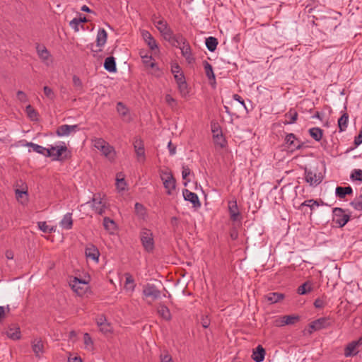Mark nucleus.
Wrapping results in <instances>:
<instances>
[{
  "mask_svg": "<svg viewBox=\"0 0 362 362\" xmlns=\"http://www.w3.org/2000/svg\"><path fill=\"white\" fill-rule=\"evenodd\" d=\"M298 320V316L294 315H284L281 318V323L277 324L278 326H284L286 325L294 324Z\"/></svg>",
  "mask_w": 362,
  "mask_h": 362,
  "instance_id": "f704fd0d",
  "label": "nucleus"
},
{
  "mask_svg": "<svg viewBox=\"0 0 362 362\" xmlns=\"http://www.w3.org/2000/svg\"><path fill=\"white\" fill-rule=\"evenodd\" d=\"M37 224L39 228L44 233H50L53 231V228H50L49 226H47L45 221L38 222Z\"/></svg>",
  "mask_w": 362,
  "mask_h": 362,
  "instance_id": "3c124183",
  "label": "nucleus"
},
{
  "mask_svg": "<svg viewBox=\"0 0 362 362\" xmlns=\"http://www.w3.org/2000/svg\"><path fill=\"white\" fill-rule=\"evenodd\" d=\"M91 208L99 215H103L107 209V200L105 194H94L91 199Z\"/></svg>",
  "mask_w": 362,
  "mask_h": 362,
  "instance_id": "f03ea898",
  "label": "nucleus"
},
{
  "mask_svg": "<svg viewBox=\"0 0 362 362\" xmlns=\"http://www.w3.org/2000/svg\"><path fill=\"white\" fill-rule=\"evenodd\" d=\"M142 37L145 42L148 44L151 50L158 49V45L155 39L152 37L149 32L144 30L142 32Z\"/></svg>",
  "mask_w": 362,
  "mask_h": 362,
  "instance_id": "5701e85b",
  "label": "nucleus"
},
{
  "mask_svg": "<svg viewBox=\"0 0 362 362\" xmlns=\"http://www.w3.org/2000/svg\"><path fill=\"white\" fill-rule=\"evenodd\" d=\"M85 255L87 258H90L95 262H98L100 252L94 245L89 244L87 245L85 250Z\"/></svg>",
  "mask_w": 362,
  "mask_h": 362,
  "instance_id": "2eb2a0df",
  "label": "nucleus"
},
{
  "mask_svg": "<svg viewBox=\"0 0 362 362\" xmlns=\"http://www.w3.org/2000/svg\"><path fill=\"white\" fill-rule=\"evenodd\" d=\"M80 22H78V18H74L72 21H70L69 23V25L70 26L76 31V32H78L79 31V25H80Z\"/></svg>",
  "mask_w": 362,
  "mask_h": 362,
  "instance_id": "6e6d98bb",
  "label": "nucleus"
},
{
  "mask_svg": "<svg viewBox=\"0 0 362 362\" xmlns=\"http://www.w3.org/2000/svg\"><path fill=\"white\" fill-rule=\"evenodd\" d=\"M157 312L158 315L165 320L169 321L172 318L170 310L168 307L163 304H159L157 308Z\"/></svg>",
  "mask_w": 362,
  "mask_h": 362,
  "instance_id": "b1692460",
  "label": "nucleus"
},
{
  "mask_svg": "<svg viewBox=\"0 0 362 362\" xmlns=\"http://www.w3.org/2000/svg\"><path fill=\"white\" fill-rule=\"evenodd\" d=\"M117 111L124 121L129 122L132 120L129 108L122 102L117 103Z\"/></svg>",
  "mask_w": 362,
  "mask_h": 362,
  "instance_id": "4468645a",
  "label": "nucleus"
},
{
  "mask_svg": "<svg viewBox=\"0 0 362 362\" xmlns=\"http://www.w3.org/2000/svg\"><path fill=\"white\" fill-rule=\"evenodd\" d=\"M182 194L185 199L186 201L190 202L193 204L194 207L197 208L201 206L200 202L197 194L192 192L187 189L183 190Z\"/></svg>",
  "mask_w": 362,
  "mask_h": 362,
  "instance_id": "ddd939ff",
  "label": "nucleus"
},
{
  "mask_svg": "<svg viewBox=\"0 0 362 362\" xmlns=\"http://www.w3.org/2000/svg\"><path fill=\"white\" fill-rule=\"evenodd\" d=\"M56 150L53 151V154L48 156V157H54V160H61V156H62L63 152H66L67 151V148L66 146H61L55 147Z\"/></svg>",
  "mask_w": 362,
  "mask_h": 362,
  "instance_id": "a19ab883",
  "label": "nucleus"
},
{
  "mask_svg": "<svg viewBox=\"0 0 362 362\" xmlns=\"http://www.w3.org/2000/svg\"><path fill=\"white\" fill-rule=\"evenodd\" d=\"M78 129V125H67L64 124L59 126L56 131V134L59 136H64L70 134L71 132H75Z\"/></svg>",
  "mask_w": 362,
  "mask_h": 362,
  "instance_id": "dca6fc26",
  "label": "nucleus"
},
{
  "mask_svg": "<svg viewBox=\"0 0 362 362\" xmlns=\"http://www.w3.org/2000/svg\"><path fill=\"white\" fill-rule=\"evenodd\" d=\"M135 211L136 213L142 214L143 212L144 211V207L143 206V205L141 204L136 203L135 204Z\"/></svg>",
  "mask_w": 362,
  "mask_h": 362,
  "instance_id": "69168bd1",
  "label": "nucleus"
},
{
  "mask_svg": "<svg viewBox=\"0 0 362 362\" xmlns=\"http://www.w3.org/2000/svg\"><path fill=\"white\" fill-rule=\"evenodd\" d=\"M177 87L181 96L186 98L189 94V88L186 81L177 84Z\"/></svg>",
  "mask_w": 362,
  "mask_h": 362,
  "instance_id": "a18cd8bd",
  "label": "nucleus"
},
{
  "mask_svg": "<svg viewBox=\"0 0 362 362\" xmlns=\"http://www.w3.org/2000/svg\"><path fill=\"white\" fill-rule=\"evenodd\" d=\"M220 133H221V132H220ZM214 139H215V142L217 144L220 145L221 146H224L223 145L224 139L223 138L222 134H220V135H219L218 133H217L216 134H214Z\"/></svg>",
  "mask_w": 362,
  "mask_h": 362,
  "instance_id": "5fc2aeb1",
  "label": "nucleus"
},
{
  "mask_svg": "<svg viewBox=\"0 0 362 362\" xmlns=\"http://www.w3.org/2000/svg\"><path fill=\"white\" fill-rule=\"evenodd\" d=\"M264 349L261 345H259L256 350L253 351L252 358L255 362H262L264 359Z\"/></svg>",
  "mask_w": 362,
  "mask_h": 362,
  "instance_id": "393cba45",
  "label": "nucleus"
},
{
  "mask_svg": "<svg viewBox=\"0 0 362 362\" xmlns=\"http://www.w3.org/2000/svg\"><path fill=\"white\" fill-rule=\"evenodd\" d=\"M285 140L286 143L288 145H289L290 146H293V147L296 148V149H299L302 146V145L299 144V141H298V144L295 143L296 138V136L292 133L287 134Z\"/></svg>",
  "mask_w": 362,
  "mask_h": 362,
  "instance_id": "e433bc0d",
  "label": "nucleus"
},
{
  "mask_svg": "<svg viewBox=\"0 0 362 362\" xmlns=\"http://www.w3.org/2000/svg\"><path fill=\"white\" fill-rule=\"evenodd\" d=\"M349 115L344 112L341 117L338 119V127L341 132L346 130L348 125Z\"/></svg>",
  "mask_w": 362,
  "mask_h": 362,
  "instance_id": "c9c22d12",
  "label": "nucleus"
},
{
  "mask_svg": "<svg viewBox=\"0 0 362 362\" xmlns=\"http://www.w3.org/2000/svg\"><path fill=\"white\" fill-rule=\"evenodd\" d=\"M143 294L146 297L151 298L153 300H157L161 296V291L158 290L155 285L147 284L143 289Z\"/></svg>",
  "mask_w": 362,
  "mask_h": 362,
  "instance_id": "1a4fd4ad",
  "label": "nucleus"
},
{
  "mask_svg": "<svg viewBox=\"0 0 362 362\" xmlns=\"http://www.w3.org/2000/svg\"><path fill=\"white\" fill-rule=\"evenodd\" d=\"M358 346L356 342L351 341L344 349V356L346 357L356 356L358 353Z\"/></svg>",
  "mask_w": 362,
  "mask_h": 362,
  "instance_id": "a878e982",
  "label": "nucleus"
},
{
  "mask_svg": "<svg viewBox=\"0 0 362 362\" xmlns=\"http://www.w3.org/2000/svg\"><path fill=\"white\" fill-rule=\"evenodd\" d=\"M228 211L230 213V218L233 221H235L239 219L240 214L236 201L228 202Z\"/></svg>",
  "mask_w": 362,
  "mask_h": 362,
  "instance_id": "f3484780",
  "label": "nucleus"
},
{
  "mask_svg": "<svg viewBox=\"0 0 362 362\" xmlns=\"http://www.w3.org/2000/svg\"><path fill=\"white\" fill-rule=\"evenodd\" d=\"M93 146L100 150L102 153L108 159L113 160L115 157V151L107 142L102 138H97L93 140Z\"/></svg>",
  "mask_w": 362,
  "mask_h": 362,
  "instance_id": "f257e3e1",
  "label": "nucleus"
},
{
  "mask_svg": "<svg viewBox=\"0 0 362 362\" xmlns=\"http://www.w3.org/2000/svg\"><path fill=\"white\" fill-rule=\"evenodd\" d=\"M43 91H44V93L45 95V96L51 101H54L55 98H56V95L55 93H54L53 90L49 88V86H45L43 88Z\"/></svg>",
  "mask_w": 362,
  "mask_h": 362,
  "instance_id": "de8ad7c7",
  "label": "nucleus"
},
{
  "mask_svg": "<svg viewBox=\"0 0 362 362\" xmlns=\"http://www.w3.org/2000/svg\"><path fill=\"white\" fill-rule=\"evenodd\" d=\"M32 348L33 352L37 356H39L40 354L42 353L43 351V343L40 339H35L32 341Z\"/></svg>",
  "mask_w": 362,
  "mask_h": 362,
  "instance_id": "7c9ffc66",
  "label": "nucleus"
},
{
  "mask_svg": "<svg viewBox=\"0 0 362 362\" xmlns=\"http://www.w3.org/2000/svg\"><path fill=\"white\" fill-rule=\"evenodd\" d=\"M25 146L32 147L34 151L45 155L46 156L53 154V151L56 150V148L53 146L51 147L50 148H46L45 147L33 144L32 142H27Z\"/></svg>",
  "mask_w": 362,
  "mask_h": 362,
  "instance_id": "f8f14e48",
  "label": "nucleus"
},
{
  "mask_svg": "<svg viewBox=\"0 0 362 362\" xmlns=\"http://www.w3.org/2000/svg\"><path fill=\"white\" fill-rule=\"evenodd\" d=\"M105 69L110 72H115L117 70L116 63L113 57H108L105 59L104 63Z\"/></svg>",
  "mask_w": 362,
  "mask_h": 362,
  "instance_id": "c756f323",
  "label": "nucleus"
},
{
  "mask_svg": "<svg viewBox=\"0 0 362 362\" xmlns=\"http://www.w3.org/2000/svg\"><path fill=\"white\" fill-rule=\"evenodd\" d=\"M165 102L172 110H176L177 107V102L170 95L167 94L165 95Z\"/></svg>",
  "mask_w": 362,
  "mask_h": 362,
  "instance_id": "49530a36",
  "label": "nucleus"
},
{
  "mask_svg": "<svg viewBox=\"0 0 362 362\" xmlns=\"http://www.w3.org/2000/svg\"><path fill=\"white\" fill-rule=\"evenodd\" d=\"M205 73L209 79L215 81V75L213 71L212 66L206 61L204 62Z\"/></svg>",
  "mask_w": 362,
  "mask_h": 362,
  "instance_id": "37998d69",
  "label": "nucleus"
},
{
  "mask_svg": "<svg viewBox=\"0 0 362 362\" xmlns=\"http://www.w3.org/2000/svg\"><path fill=\"white\" fill-rule=\"evenodd\" d=\"M217 45L218 40L216 37H209L206 39V45L209 51L214 52L216 49Z\"/></svg>",
  "mask_w": 362,
  "mask_h": 362,
  "instance_id": "79ce46f5",
  "label": "nucleus"
},
{
  "mask_svg": "<svg viewBox=\"0 0 362 362\" xmlns=\"http://www.w3.org/2000/svg\"><path fill=\"white\" fill-rule=\"evenodd\" d=\"M156 27L165 40H169L173 34L172 30L168 27L167 23L163 20L156 22Z\"/></svg>",
  "mask_w": 362,
  "mask_h": 362,
  "instance_id": "9d476101",
  "label": "nucleus"
},
{
  "mask_svg": "<svg viewBox=\"0 0 362 362\" xmlns=\"http://www.w3.org/2000/svg\"><path fill=\"white\" fill-rule=\"evenodd\" d=\"M313 205H318V204L316 201H314L313 199L306 200L301 204V206H308L311 208L313 207Z\"/></svg>",
  "mask_w": 362,
  "mask_h": 362,
  "instance_id": "e2e57ef3",
  "label": "nucleus"
},
{
  "mask_svg": "<svg viewBox=\"0 0 362 362\" xmlns=\"http://www.w3.org/2000/svg\"><path fill=\"white\" fill-rule=\"evenodd\" d=\"M309 133L315 141H320L322 138L323 132L320 128L313 127L310 129Z\"/></svg>",
  "mask_w": 362,
  "mask_h": 362,
  "instance_id": "58836bf2",
  "label": "nucleus"
},
{
  "mask_svg": "<svg viewBox=\"0 0 362 362\" xmlns=\"http://www.w3.org/2000/svg\"><path fill=\"white\" fill-rule=\"evenodd\" d=\"M190 174V169L188 166H183L182 167V177L184 180H186L187 176H189Z\"/></svg>",
  "mask_w": 362,
  "mask_h": 362,
  "instance_id": "680f3d73",
  "label": "nucleus"
},
{
  "mask_svg": "<svg viewBox=\"0 0 362 362\" xmlns=\"http://www.w3.org/2000/svg\"><path fill=\"white\" fill-rule=\"evenodd\" d=\"M285 117L288 119L286 120L285 124H293L298 119V112L295 110L291 109L285 114Z\"/></svg>",
  "mask_w": 362,
  "mask_h": 362,
  "instance_id": "ea45409f",
  "label": "nucleus"
},
{
  "mask_svg": "<svg viewBox=\"0 0 362 362\" xmlns=\"http://www.w3.org/2000/svg\"><path fill=\"white\" fill-rule=\"evenodd\" d=\"M6 334L8 338L13 339V340H18V339H21L20 328L18 327H10L8 329Z\"/></svg>",
  "mask_w": 362,
  "mask_h": 362,
  "instance_id": "473e14b6",
  "label": "nucleus"
},
{
  "mask_svg": "<svg viewBox=\"0 0 362 362\" xmlns=\"http://www.w3.org/2000/svg\"><path fill=\"white\" fill-rule=\"evenodd\" d=\"M174 78L177 82V84L186 81L185 76L182 72L180 74H175V75H174Z\"/></svg>",
  "mask_w": 362,
  "mask_h": 362,
  "instance_id": "052dcab7",
  "label": "nucleus"
},
{
  "mask_svg": "<svg viewBox=\"0 0 362 362\" xmlns=\"http://www.w3.org/2000/svg\"><path fill=\"white\" fill-rule=\"evenodd\" d=\"M69 285L73 291L78 296H83L85 294L88 288L87 283L85 281L79 279L76 277L70 281Z\"/></svg>",
  "mask_w": 362,
  "mask_h": 362,
  "instance_id": "0eeeda50",
  "label": "nucleus"
},
{
  "mask_svg": "<svg viewBox=\"0 0 362 362\" xmlns=\"http://www.w3.org/2000/svg\"><path fill=\"white\" fill-rule=\"evenodd\" d=\"M134 148L138 162L144 163L146 160L145 148L142 139L136 137L134 141Z\"/></svg>",
  "mask_w": 362,
  "mask_h": 362,
  "instance_id": "423d86ee",
  "label": "nucleus"
},
{
  "mask_svg": "<svg viewBox=\"0 0 362 362\" xmlns=\"http://www.w3.org/2000/svg\"><path fill=\"white\" fill-rule=\"evenodd\" d=\"M117 187L119 190H124L125 189L126 183L124 178H117Z\"/></svg>",
  "mask_w": 362,
  "mask_h": 362,
  "instance_id": "4d7b16f0",
  "label": "nucleus"
},
{
  "mask_svg": "<svg viewBox=\"0 0 362 362\" xmlns=\"http://www.w3.org/2000/svg\"><path fill=\"white\" fill-rule=\"evenodd\" d=\"M361 143H362V130L360 132L359 134L358 135V136H356L355 138V140H354V144L356 146H358Z\"/></svg>",
  "mask_w": 362,
  "mask_h": 362,
  "instance_id": "774afa93",
  "label": "nucleus"
},
{
  "mask_svg": "<svg viewBox=\"0 0 362 362\" xmlns=\"http://www.w3.org/2000/svg\"><path fill=\"white\" fill-rule=\"evenodd\" d=\"M182 56L186 59L189 64L194 62V59L192 54V49L189 44L186 42L182 47H180Z\"/></svg>",
  "mask_w": 362,
  "mask_h": 362,
  "instance_id": "a211bd4d",
  "label": "nucleus"
},
{
  "mask_svg": "<svg viewBox=\"0 0 362 362\" xmlns=\"http://www.w3.org/2000/svg\"><path fill=\"white\" fill-rule=\"evenodd\" d=\"M161 362H173L170 355L166 354L160 356Z\"/></svg>",
  "mask_w": 362,
  "mask_h": 362,
  "instance_id": "0e129e2a",
  "label": "nucleus"
},
{
  "mask_svg": "<svg viewBox=\"0 0 362 362\" xmlns=\"http://www.w3.org/2000/svg\"><path fill=\"white\" fill-rule=\"evenodd\" d=\"M350 216L344 214V209L341 208L336 207L333 209V222L335 223L338 227H343L349 221Z\"/></svg>",
  "mask_w": 362,
  "mask_h": 362,
  "instance_id": "20e7f679",
  "label": "nucleus"
},
{
  "mask_svg": "<svg viewBox=\"0 0 362 362\" xmlns=\"http://www.w3.org/2000/svg\"><path fill=\"white\" fill-rule=\"evenodd\" d=\"M284 297V294L274 292L269 293L264 298L267 301L270 302V303H276L282 300Z\"/></svg>",
  "mask_w": 362,
  "mask_h": 362,
  "instance_id": "cd10ccee",
  "label": "nucleus"
},
{
  "mask_svg": "<svg viewBox=\"0 0 362 362\" xmlns=\"http://www.w3.org/2000/svg\"><path fill=\"white\" fill-rule=\"evenodd\" d=\"M83 340L86 348L92 349L93 346V341L88 333H85L83 334Z\"/></svg>",
  "mask_w": 362,
  "mask_h": 362,
  "instance_id": "09e8293b",
  "label": "nucleus"
},
{
  "mask_svg": "<svg viewBox=\"0 0 362 362\" xmlns=\"http://www.w3.org/2000/svg\"><path fill=\"white\" fill-rule=\"evenodd\" d=\"M140 238L145 250L148 252H151L154 248V240L151 230L146 228L142 229Z\"/></svg>",
  "mask_w": 362,
  "mask_h": 362,
  "instance_id": "7ed1b4c3",
  "label": "nucleus"
},
{
  "mask_svg": "<svg viewBox=\"0 0 362 362\" xmlns=\"http://www.w3.org/2000/svg\"><path fill=\"white\" fill-rule=\"evenodd\" d=\"M143 63L147 67L153 68L156 66V64L153 62V58L151 56H143L142 57Z\"/></svg>",
  "mask_w": 362,
  "mask_h": 362,
  "instance_id": "8fccbe9b",
  "label": "nucleus"
},
{
  "mask_svg": "<svg viewBox=\"0 0 362 362\" xmlns=\"http://www.w3.org/2000/svg\"><path fill=\"white\" fill-rule=\"evenodd\" d=\"M333 321L329 317H320L314 320L310 324V328L312 330L317 331L327 328L332 325Z\"/></svg>",
  "mask_w": 362,
  "mask_h": 362,
  "instance_id": "6e6552de",
  "label": "nucleus"
},
{
  "mask_svg": "<svg viewBox=\"0 0 362 362\" xmlns=\"http://www.w3.org/2000/svg\"><path fill=\"white\" fill-rule=\"evenodd\" d=\"M36 50L39 57L42 62H45L49 59L51 56L50 53L45 45L37 44L36 45Z\"/></svg>",
  "mask_w": 362,
  "mask_h": 362,
  "instance_id": "aec40b11",
  "label": "nucleus"
},
{
  "mask_svg": "<svg viewBox=\"0 0 362 362\" xmlns=\"http://www.w3.org/2000/svg\"><path fill=\"white\" fill-rule=\"evenodd\" d=\"M351 206L356 210H362V195L360 196L358 200L351 202Z\"/></svg>",
  "mask_w": 362,
  "mask_h": 362,
  "instance_id": "864d4df0",
  "label": "nucleus"
},
{
  "mask_svg": "<svg viewBox=\"0 0 362 362\" xmlns=\"http://www.w3.org/2000/svg\"><path fill=\"white\" fill-rule=\"evenodd\" d=\"M351 178L353 180H358V181H362V170H354L351 175Z\"/></svg>",
  "mask_w": 362,
  "mask_h": 362,
  "instance_id": "603ef678",
  "label": "nucleus"
},
{
  "mask_svg": "<svg viewBox=\"0 0 362 362\" xmlns=\"http://www.w3.org/2000/svg\"><path fill=\"white\" fill-rule=\"evenodd\" d=\"M173 46L179 47H182L184 43L187 42L186 39L182 35H174L170 36L169 40H167Z\"/></svg>",
  "mask_w": 362,
  "mask_h": 362,
  "instance_id": "412c9836",
  "label": "nucleus"
},
{
  "mask_svg": "<svg viewBox=\"0 0 362 362\" xmlns=\"http://www.w3.org/2000/svg\"><path fill=\"white\" fill-rule=\"evenodd\" d=\"M103 226L110 234H114L117 228L115 222L109 217L104 218Z\"/></svg>",
  "mask_w": 362,
  "mask_h": 362,
  "instance_id": "4be33fe9",
  "label": "nucleus"
},
{
  "mask_svg": "<svg viewBox=\"0 0 362 362\" xmlns=\"http://www.w3.org/2000/svg\"><path fill=\"white\" fill-rule=\"evenodd\" d=\"M25 112L27 113L28 117L32 121H38L39 115L37 112L30 105L26 106Z\"/></svg>",
  "mask_w": 362,
  "mask_h": 362,
  "instance_id": "4c0bfd02",
  "label": "nucleus"
},
{
  "mask_svg": "<svg viewBox=\"0 0 362 362\" xmlns=\"http://www.w3.org/2000/svg\"><path fill=\"white\" fill-rule=\"evenodd\" d=\"M352 194V188L351 187H337L336 188V194L341 199H343L347 194Z\"/></svg>",
  "mask_w": 362,
  "mask_h": 362,
  "instance_id": "72a5a7b5",
  "label": "nucleus"
},
{
  "mask_svg": "<svg viewBox=\"0 0 362 362\" xmlns=\"http://www.w3.org/2000/svg\"><path fill=\"white\" fill-rule=\"evenodd\" d=\"M305 180L310 185H317L320 184L322 181L321 177L320 175H317L316 173H313L312 171H308L305 170Z\"/></svg>",
  "mask_w": 362,
  "mask_h": 362,
  "instance_id": "6ab92c4d",
  "label": "nucleus"
},
{
  "mask_svg": "<svg viewBox=\"0 0 362 362\" xmlns=\"http://www.w3.org/2000/svg\"><path fill=\"white\" fill-rule=\"evenodd\" d=\"M124 276L126 278V281H125V284H124V288L127 291L133 292L136 287V284H135L133 276L129 273H125Z\"/></svg>",
  "mask_w": 362,
  "mask_h": 362,
  "instance_id": "bb28decb",
  "label": "nucleus"
},
{
  "mask_svg": "<svg viewBox=\"0 0 362 362\" xmlns=\"http://www.w3.org/2000/svg\"><path fill=\"white\" fill-rule=\"evenodd\" d=\"M202 325L203 327H204V328H207L209 326L210 320L207 316L203 317L202 318Z\"/></svg>",
  "mask_w": 362,
  "mask_h": 362,
  "instance_id": "338daca9",
  "label": "nucleus"
},
{
  "mask_svg": "<svg viewBox=\"0 0 362 362\" xmlns=\"http://www.w3.org/2000/svg\"><path fill=\"white\" fill-rule=\"evenodd\" d=\"M107 34L105 29H100L98 32L96 42L98 47L103 46L107 41Z\"/></svg>",
  "mask_w": 362,
  "mask_h": 362,
  "instance_id": "c85d7f7f",
  "label": "nucleus"
},
{
  "mask_svg": "<svg viewBox=\"0 0 362 362\" xmlns=\"http://www.w3.org/2000/svg\"><path fill=\"white\" fill-rule=\"evenodd\" d=\"M17 98L22 103H25L28 101V97L26 94L22 90H18L17 92Z\"/></svg>",
  "mask_w": 362,
  "mask_h": 362,
  "instance_id": "bf43d9fd",
  "label": "nucleus"
},
{
  "mask_svg": "<svg viewBox=\"0 0 362 362\" xmlns=\"http://www.w3.org/2000/svg\"><path fill=\"white\" fill-rule=\"evenodd\" d=\"M161 180L163 182L164 187L167 190L168 194H171L172 191L175 189V180L170 172H162L160 175Z\"/></svg>",
  "mask_w": 362,
  "mask_h": 362,
  "instance_id": "39448f33",
  "label": "nucleus"
},
{
  "mask_svg": "<svg viewBox=\"0 0 362 362\" xmlns=\"http://www.w3.org/2000/svg\"><path fill=\"white\" fill-rule=\"evenodd\" d=\"M73 83H74V86H76L78 89H80V90L82 89V88H83L82 82L78 76H77L76 75H74L73 76Z\"/></svg>",
  "mask_w": 362,
  "mask_h": 362,
  "instance_id": "13d9d810",
  "label": "nucleus"
},
{
  "mask_svg": "<svg viewBox=\"0 0 362 362\" xmlns=\"http://www.w3.org/2000/svg\"><path fill=\"white\" fill-rule=\"evenodd\" d=\"M60 225L63 228L65 229H71L73 226V219L71 217V214L68 213L64 215V218L60 222Z\"/></svg>",
  "mask_w": 362,
  "mask_h": 362,
  "instance_id": "2f4dec72",
  "label": "nucleus"
},
{
  "mask_svg": "<svg viewBox=\"0 0 362 362\" xmlns=\"http://www.w3.org/2000/svg\"><path fill=\"white\" fill-rule=\"evenodd\" d=\"M312 286L309 282H305L298 288V293L305 295L312 291Z\"/></svg>",
  "mask_w": 362,
  "mask_h": 362,
  "instance_id": "c03bdc74",
  "label": "nucleus"
},
{
  "mask_svg": "<svg viewBox=\"0 0 362 362\" xmlns=\"http://www.w3.org/2000/svg\"><path fill=\"white\" fill-rule=\"evenodd\" d=\"M96 322L100 328V331L104 334H107L113 332L112 325L107 321L105 317L100 316L97 319Z\"/></svg>",
  "mask_w": 362,
  "mask_h": 362,
  "instance_id": "9b49d317",
  "label": "nucleus"
}]
</instances>
